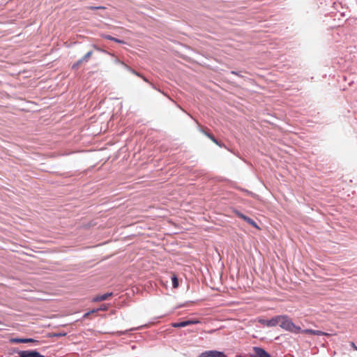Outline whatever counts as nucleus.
<instances>
[{
	"label": "nucleus",
	"mask_w": 357,
	"mask_h": 357,
	"mask_svg": "<svg viewBox=\"0 0 357 357\" xmlns=\"http://www.w3.org/2000/svg\"><path fill=\"white\" fill-rule=\"evenodd\" d=\"M236 214L237 215V216L241 219H243V220H245V222H247L248 224H250L251 221L252 220L251 218H250L249 217L243 215V213L238 212V211H236Z\"/></svg>",
	"instance_id": "obj_11"
},
{
	"label": "nucleus",
	"mask_w": 357,
	"mask_h": 357,
	"mask_svg": "<svg viewBox=\"0 0 357 357\" xmlns=\"http://www.w3.org/2000/svg\"><path fill=\"white\" fill-rule=\"evenodd\" d=\"M91 10H96V9H105V7H102V6H98V7H93V6H91L89 8Z\"/></svg>",
	"instance_id": "obj_21"
},
{
	"label": "nucleus",
	"mask_w": 357,
	"mask_h": 357,
	"mask_svg": "<svg viewBox=\"0 0 357 357\" xmlns=\"http://www.w3.org/2000/svg\"><path fill=\"white\" fill-rule=\"evenodd\" d=\"M92 54H93V52L92 51H89L82 58V59L84 61L86 62L90 59V57L92 56Z\"/></svg>",
	"instance_id": "obj_15"
},
{
	"label": "nucleus",
	"mask_w": 357,
	"mask_h": 357,
	"mask_svg": "<svg viewBox=\"0 0 357 357\" xmlns=\"http://www.w3.org/2000/svg\"><path fill=\"white\" fill-rule=\"evenodd\" d=\"M98 312V308L97 309H93L90 311L91 314H93V313H96V312Z\"/></svg>",
	"instance_id": "obj_23"
},
{
	"label": "nucleus",
	"mask_w": 357,
	"mask_h": 357,
	"mask_svg": "<svg viewBox=\"0 0 357 357\" xmlns=\"http://www.w3.org/2000/svg\"><path fill=\"white\" fill-rule=\"evenodd\" d=\"M142 78L143 79V80H144V81H145V82H149V81H148V79H147L145 77H144L143 75H142Z\"/></svg>",
	"instance_id": "obj_25"
},
{
	"label": "nucleus",
	"mask_w": 357,
	"mask_h": 357,
	"mask_svg": "<svg viewBox=\"0 0 357 357\" xmlns=\"http://www.w3.org/2000/svg\"><path fill=\"white\" fill-rule=\"evenodd\" d=\"M250 225H252V227L258 229H260V228L259 227V226L257 225V224L252 220L250 224Z\"/></svg>",
	"instance_id": "obj_18"
},
{
	"label": "nucleus",
	"mask_w": 357,
	"mask_h": 357,
	"mask_svg": "<svg viewBox=\"0 0 357 357\" xmlns=\"http://www.w3.org/2000/svg\"><path fill=\"white\" fill-rule=\"evenodd\" d=\"M91 314L90 311L84 314V318H87Z\"/></svg>",
	"instance_id": "obj_24"
},
{
	"label": "nucleus",
	"mask_w": 357,
	"mask_h": 357,
	"mask_svg": "<svg viewBox=\"0 0 357 357\" xmlns=\"http://www.w3.org/2000/svg\"><path fill=\"white\" fill-rule=\"evenodd\" d=\"M122 64L124 65V66L130 71L132 73L136 75L137 76L139 77H142V75H141L140 73H137V71H135V70L132 69L130 67H129L128 65L125 64L124 63L122 62Z\"/></svg>",
	"instance_id": "obj_13"
},
{
	"label": "nucleus",
	"mask_w": 357,
	"mask_h": 357,
	"mask_svg": "<svg viewBox=\"0 0 357 357\" xmlns=\"http://www.w3.org/2000/svg\"><path fill=\"white\" fill-rule=\"evenodd\" d=\"M252 351L253 354H250V357H271V355L261 347H254Z\"/></svg>",
	"instance_id": "obj_2"
},
{
	"label": "nucleus",
	"mask_w": 357,
	"mask_h": 357,
	"mask_svg": "<svg viewBox=\"0 0 357 357\" xmlns=\"http://www.w3.org/2000/svg\"><path fill=\"white\" fill-rule=\"evenodd\" d=\"M351 346L354 348V350L357 351V346L354 344V342H350Z\"/></svg>",
	"instance_id": "obj_22"
},
{
	"label": "nucleus",
	"mask_w": 357,
	"mask_h": 357,
	"mask_svg": "<svg viewBox=\"0 0 357 357\" xmlns=\"http://www.w3.org/2000/svg\"><path fill=\"white\" fill-rule=\"evenodd\" d=\"M108 307L105 304L102 305L99 308H98V311H106Z\"/></svg>",
	"instance_id": "obj_17"
},
{
	"label": "nucleus",
	"mask_w": 357,
	"mask_h": 357,
	"mask_svg": "<svg viewBox=\"0 0 357 357\" xmlns=\"http://www.w3.org/2000/svg\"><path fill=\"white\" fill-rule=\"evenodd\" d=\"M64 335H66V333H54L53 335H52V337H61Z\"/></svg>",
	"instance_id": "obj_20"
},
{
	"label": "nucleus",
	"mask_w": 357,
	"mask_h": 357,
	"mask_svg": "<svg viewBox=\"0 0 357 357\" xmlns=\"http://www.w3.org/2000/svg\"><path fill=\"white\" fill-rule=\"evenodd\" d=\"M172 280L173 287L177 288L178 287V281L177 277L174 274H173V275L172 277Z\"/></svg>",
	"instance_id": "obj_14"
},
{
	"label": "nucleus",
	"mask_w": 357,
	"mask_h": 357,
	"mask_svg": "<svg viewBox=\"0 0 357 357\" xmlns=\"http://www.w3.org/2000/svg\"><path fill=\"white\" fill-rule=\"evenodd\" d=\"M300 333H305V334H310V335H325V336H330L331 335L329 333L318 331V330H312V329H305L303 331H301Z\"/></svg>",
	"instance_id": "obj_6"
},
{
	"label": "nucleus",
	"mask_w": 357,
	"mask_h": 357,
	"mask_svg": "<svg viewBox=\"0 0 357 357\" xmlns=\"http://www.w3.org/2000/svg\"><path fill=\"white\" fill-rule=\"evenodd\" d=\"M84 62V61L80 59L79 60H78L76 63H75L73 66H72V68L73 69H77L79 66Z\"/></svg>",
	"instance_id": "obj_16"
},
{
	"label": "nucleus",
	"mask_w": 357,
	"mask_h": 357,
	"mask_svg": "<svg viewBox=\"0 0 357 357\" xmlns=\"http://www.w3.org/2000/svg\"><path fill=\"white\" fill-rule=\"evenodd\" d=\"M277 322L281 328L290 332L298 333L301 331V328L296 326L287 316H277Z\"/></svg>",
	"instance_id": "obj_1"
},
{
	"label": "nucleus",
	"mask_w": 357,
	"mask_h": 357,
	"mask_svg": "<svg viewBox=\"0 0 357 357\" xmlns=\"http://www.w3.org/2000/svg\"><path fill=\"white\" fill-rule=\"evenodd\" d=\"M11 342L13 343H29V342H38L37 340L32 338H15L11 340Z\"/></svg>",
	"instance_id": "obj_8"
},
{
	"label": "nucleus",
	"mask_w": 357,
	"mask_h": 357,
	"mask_svg": "<svg viewBox=\"0 0 357 357\" xmlns=\"http://www.w3.org/2000/svg\"><path fill=\"white\" fill-rule=\"evenodd\" d=\"M112 296V293H106L102 295L96 296L94 298H93L92 301L93 302H100L105 300H107L109 298H110Z\"/></svg>",
	"instance_id": "obj_7"
},
{
	"label": "nucleus",
	"mask_w": 357,
	"mask_h": 357,
	"mask_svg": "<svg viewBox=\"0 0 357 357\" xmlns=\"http://www.w3.org/2000/svg\"><path fill=\"white\" fill-rule=\"evenodd\" d=\"M210 357H225L224 353L218 351H208Z\"/></svg>",
	"instance_id": "obj_10"
},
{
	"label": "nucleus",
	"mask_w": 357,
	"mask_h": 357,
	"mask_svg": "<svg viewBox=\"0 0 357 357\" xmlns=\"http://www.w3.org/2000/svg\"><path fill=\"white\" fill-rule=\"evenodd\" d=\"M199 357H210L208 351L202 353Z\"/></svg>",
	"instance_id": "obj_19"
},
{
	"label": "nucleus",
	"mask_w": 357,
	"mask_h": 357,
	"mask_svg": "<svg viewBox=\"0 0 357 357\" xmlns=\"http://www.w3.org/2000/svg\"><path fill=\"white\" fill-rule=\"evenodd\" d=\"M18 354L19 357H45L35 350L20 351Z\"/></svg>",
	"instance_id": "obj_4"
},
{
	"label": "nucleus",
	"mask_w": 357,
	"mask_h": 357,
	"mask_svg": "<svg viewBox=\"0 0 357 357\" xmlns=\"http://www.w3.org/2000/svg\"><path fill=\"white\" fill-rule=\"evenodd\" d=\"M259 322L264 326H268V327H273L278 325L277 322V316L275 317H273L271 319H259Z\"/></svg>",
	"instance_id": "obj_5"
},
{
	"label": "nucleus",
	"mask_w": 357,
	"mask_h": 357,
	"mask_svg": "<svg viewBox=\"0 0 357 357\" xmlns=\"http://www.w3.org/2000/svg\"><path fill=\"white\" fill-rule=\"evenodd\" d=\"M200 323V321L198 319H190L187 321H183L178 323H172V326L174 328H181V327H185L190 325L192 324H197Z\"/></svg>",
	"instance_id": "obj_3"
},
{
	"label": "nucleus",
	"mask_w": 357,
	"mask_h": 357,
	"mask_svg": "<svg viewBox=\"0 0 357 357\" xmlns=\"http://www.w3.org/2000/svg\"><path fill=\"white\" fill-rule=\"evenodd\" d=\"M101 37L105 38V39H107V40H112V41H114L117 43H121V44H123L125 43L124 41L121 40H119L118 38H114L109 35H105V34H101Z\"/></svg>",
	"instance_id": "obj_9"
},
{
	"label": "nucleus",
	"mask_w": 357,
	"mask_h": 357,
	"mask_svg": "<svg viewBox=\"0 0 357 357\" xmlns=\"http://www.w3.org/2000/svg\"><path fill=\"white\" fill-rule=\"evenodd\" d=\"M204 135H206L212 142H213L217 145L221 146L220 144L218 142V141L214 137V136L210 133H208L205 131H202Z\"/></svg>",
	"instance_id": "obj_12"
}]
</instances>
